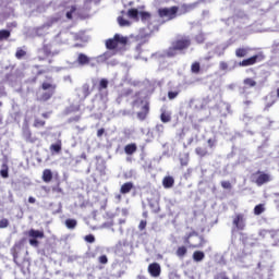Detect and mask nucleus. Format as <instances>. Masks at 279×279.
<instances>
[{"label": "nucleus", "instance_id": "1", "mask_svg": "<svg viewBox=\"0 0 279 279\" xmlns=\"http://www.w3.org/2000/svg\"><path fill=\"white\" fill-rule=\"evenodd\" d=\"M191 47V38L182 37L173 41L172 47L168 49L167 56L169 58H173L178 56V51H184V49H189Z\"/></svg>", "mask_w": 279, "mask_h": 279}, {"label": "nucleus", "instance_id": "2", "mask_svg": "<svg viewBox=\"0 0 279 279\" xmlns=\"http://www.w3.org/2000/svg\"><path fill=\"white\" fill-rule=\"evenodd\" d=\"M41 88L47 92L41 94L40 101H49V99H51V97L56 95V89L58 88V85L53 83L44 82L41 84Z\"/></svg>", "mask_w": 279, "mask_h": 279}, {"label": "nucleus", "instance_id": "3", "mask_svg": "<svg viewBox=\"0 0 279 279\" xmlns=\"http://www.w3.org/2000/svg\"><path fill=\"white\" fill-rule=\"evenodd\" d=\"M119 45H123V46L128 45V37H122L121 35L116 34L113 38L106 40V47L109 50L117 49Z\"/></svg>", "mask_w": 279, "mask_h": 279}, {"label": "nucleus", "instance_id": "4", "mask_svg": "<svg viewBox=\"0 0 279 279\" xmlns=\"http://www.w3.org/2000/svg\"><path fill=\"white\" fill-rule=\"evenodd\" d=\"M179 8L177 5L171 8H161L158 10L160 19H168V21H173L178 16Z\"/></svg>", "mask_w": 279, "mask_h": 279}, {"label": "nucleus", "instance_id": "5", "mask_svg": "<svg viewBox=\"0 0 279 279\" xmlns=\"http://www.w3.org/2000/svg\"><path fill=\"white\" fill-rule=\"evenodd\" d=\"M28 243L32 245V247H38L40 245V242H38V239H45V231L31 229L28 231Z\"/></svg>", "mask_w": 279, "mask_h": 279}, {"label": "nucleus", "instance_id": "6", "mask_svg": "<svg viewBox=\"0 0 279 279\" xmlns=\"http://www.w3.org/2000/svg\"><path fill=\"white\" fill-rule=\"evenodd\" d=\"M254 175H255V184H257V186H263V184H267L272 180L271 174L260 170L256 171Z\"/></svg>", "mask_w": 279, "mask_h": 279}, {"label": "nucleus", "instance_id": "7", "mask_svg": "<svg viewBox=\"0 0 279 279\" xmlns=\"http://www.w3.org/2000/svg\"><path fill=\"white\" fill-rule=\"evenodd\" d=\"M265 60V53L258 52L251 58L245 59V66H252L254 64H258V62H263Z\"/></svg>", "mask_w": 279, "mask_h": 279}, {"label": "nucleus", "instance_id": "8", "mask_svg": "<svg viewBox=\"0 0 279 279\" xmlns=\"http://www.w3.org/2000/svg\"><path fill=\"white\" fill-rule=\"evenodd\" d=\"M148 274L151 276V278L160 277V274H162V268L160 267V264H158V263L149 264L148 265Z\"/></svg>", "mask_w": 279, "mask_h": 279}, {"label": "nucleus", "instance_id": "9", "mask_svg": "<svg viewBox=\"0 0 279 279\" xmlns=\"http://www.w3.org/2000/svg\"><path fill=\"white\" fill-rule=\"evenodd\" d=\"M141 104H144L142 110L137 112V119L140 121H145L149 114V102L141 100Z\"/></svg>", "mask_w": 279, "mask_h": 279}, {"label": "nucleus", "instance_id": "10", "mask_svg": "<svg viewBox=\"0 0 279 279\" xmlns=\"http://www.w3.org/2000/svg\"><path fill=\"white\" fill-rule=\"evenodd\" d=\"M137 149L138 146H136V143H131L124 146V154H126V156H132L136 154Z\"/></svg>", "mask_w": 279, "mask_h": 279}, {"label": "nucleus", "instance_id": "11", "mask_svg": "<svg viewBox=\"0 0 279 279\" xmlns=\"http://www.w3.org/2000/svg\"><path fill=\"white\" fill-rule=\"evenodd\" d=\"M41 180L46 184H49V182L53 180V172L51 171V169H45L43 171Z\"/></svg>", "mask_w": 279, "mask_h": 279}, {"label": "nucleus", "instance_id": "12", "mask_svg": "<svg viewBox=\"0 0 279 279\" xmlns=\"http://www.w3.org/2000/svg\"><path fill=\"white\" fill-rule=\"evenodd\" d=\"M76 62L81 66H86V64H90V58L85 53H78Z\"/></svg>", "mask_w": 279, "mask_h": 279}, {"label": "nucleus", "instance_id": "13", "mask_svg": "<svg viewBox=\"0 0 279 279\" xmlns=\"http://www.w3.org/2000/svg\"><path fill=\"white\" fill-rule=\"evenodd\" d=\"M132 189H134V183L126 182V183L121 185L120 193H121V195H128V193L132 192Z\"/></svg>", "mask_w": 279, "mask_h": 279}, {"label": "nucleus", "instance_id": "14", "mask_svg": "<svg viewBox=\"0 0 279 279\" xmlns=\"http://www.w3.org/2000/svg\"><path fill=\"white\" fill-rule=\"evenodd\" d=\"M195 154L199 158H206V156H209L208 147L206 146H198L195 148Z\"/></svg>", "mask_w": 279, "mask_h": 279}, {"label": "nucleus", "instance_id": "15", "mask_svg": "<svg viewBox=\"0 0 279 279\" xmlns=\"http://www.w3.org/2000/svg\"><path fill=\"white\" fill-rule=\"evenodd\" d=\"M233 225L235 226L236 230H243L245 228V222L243 221V216L238 215L233 219Z\"/></svg>", "mask_w": 279, "mask_h": 279}, {"label": "nucleus", "instance_id": "16", "mask_svg": "<svg viewBox=\"0 0 279 279\" xmlns=\"http://www.w3.org/2000/svg\"><path fill=\"white\" fill-rule=\"evenodd\" d=\"M175 184V180L173 177H165L162 180V186L163 189H172V186Z\"/></svg>", "mask_w": 279, "mask_h": 279}, {"label": "nucleus", "instance_id": "17", "mask_svg": "<svg viewBox=\"0 0 279 279\" xmlns=\"http://www.w3.org/2000/svg\"><path fill=\"white\" fill-rule=\"evenodd\" d=\"M51 154H60L62 151V141H58L56 144L50 146Z\"/></svg>", "mask_w": 279, "mask_h": 279}, {"label": "nucleus", "instance_id": "18", "mask_svg": "<svg viewBox=\"0 0 279 279\" xmlns=\"http://www.w3.org/2000/svg\"><path fill=\"white\" fill-rule=\"evenodd\" d=\"M65 227L69 229V230H75V228H77V220L75 219H66L65 220Z\"/></svg>", "mask_w": 279, "mask_h": 279}, {"label": "nucleus", "instance_id": "19", "mask_svg": "<svg viewBox=\"0 0 279 279\" xmlns=\"http://www.w3.org/2000/svg\"><path fill=\"white\" fill-rule=\"evenodd\" d=\"M205 254L202 251H195L193 253V260H195L196 263H202V259L205 258Z\"/></svg>", "mask_w": 279, "mask_h": 279}, {"label": "nucleus", "instance_id": "20", "mask_svg": "<svg viewBox=\"0 0 279 279\" xmlns=\"http://www.w3.org/2000/svg\"><path fill=\"white\" fill-rule=\"evenodd\" d=\"M186 252H189V250L186 248V246H179V247L177 248L175 254H177V256H178L179 258H184V257L186 256Z\"/></svg>", "mask_w": 279, "mask_h": 279}, {"label": "nucleus", "instance_id": "21", "mask_svg": "<svg viewBox=\"0 0 279 279\" xmlns=\"http://www.w3.org/2000/svg\"><path fill=\"white\" fill-rule=\"evenodd\" d=\"M9 171H10V168L7 166V163H3L2 169L0 170L1 178H4V179L10 178Z\"/></svg>", "mask_w": 279, "mask_h": 279}, {"label": "nucleus", "instance_id": "22", "mask_svg": "<svg viewBox=\"0 0 279 279\" xmlns=\"http://www.w3.org/2000/svg\"><path fill=\"white\" fill-rule=\"evenodd\" d=\"M160 120L162 123H169L171 121V114L167 111H162L160 114Z\"/></svg>", "mask_w": 279, "mask_h": 279}, {"label": "nucleus", "instance_id": "23", "mask_svg": "<svg viewBox=\"0 0 279 279\" xmlns=\"http://www.w3.org/2000/svg\"><path fill=\"white\" fill-rule=\"evenodd\" d=\"M129 19H135V21H138V9H130L128 11Z\"/></svg>", "mask_w": 279, "mask_h": 279}, {"label": "nucleus", "instance_id": "24", "mask_svg": "<svg viewBox=\"0 0 279 279\" xmlns=\"http://www.w3.org/2000/svg\"><path fill=\"white\" fill-rule=\"evenodd\" d=\"M202 71V66L199 65V62L195 61L191 65V72L195 73L196 75Z\"/></svg>", "mask_w": 279, "mask_h": 279}, {"label": "nucleus", "instance_id": "25", "mask_svg": "<svg viewBox=\"0 0 279 279\" xmlns=\"http://www.w3.org/2000/svg\"><path fill=\"white\" fill-rule=\"evenodd\" d=\"M25 56H27V51L23 50L22 48H17L15 52V58L17 60H22L23 58H25Z\"/></svg>", "mask_w": 279, "mask_h": 279}, {"label": "nucleus", "instance_id": "26", "mask_svg": "<svg viewBox=\"0 0 279 279\" xmlns=\"http://www.w3.org/2000/svg\"><path fill=\"white\" fill-rule=\"evenodd\" d=\"M265 211V205L263 204H258L254 207V215H263V213Z\"/></svg>", "mask_w": 279, "mask_h": 279}, {"label": "nucleus", "instance_id": "27", "mask_svg": "<svg viewBox=\"0 0 279 279\" xmlns=\"http://www.w3.org/2000/svg\"><path fill=\"white\" fill-rule=\"evenodd\" d=\"M108 84L109 82L107 81V78H101L98 85V90H106V88H108Z\"/></svg>", "mask_w": 279, "mask_h": 279}, {"label": "nucleus", "instance_id": "28", "mask_svg": "<svg viewBox=\"0 0 279 279\" xmlns=\"http://www.w3.org/2000/svg\"><path fill=\"white\" fill-rule=\"evenodd\" d=\"M118 23L120 27H129V25H131L130 21L125 20L123 16L118 17Z\"/></svg>", "mask_w": 279, "mask_h": 279}, {"label": "nucleus", "instance_id": "29", "mask_svg": "<svg viewBox=\"0 0 279 279\" xmlns=\"http://www.w3.org/2000/svg\"><path fill=\"white\" fill-rule=\"evenodd\" d=\"M11 33L8 29H1L0 31V40H8L10 38Z\"/></svg>", "mask_w": 279, "mask_h": 279}, {"label": "nucleus", "instance_id": "30", "mask_svg": "<svg viewBox=\"0 0 279 279\" xmlns=\"http://www.w3.org/2000/svg\"><path fill=\"white\" fill-rule=\"evenodd\" d=\"M46 123L47 122L45 120L35 119L33 126L34 128H45Z\"/></svg>", "mask_w": 279, "mask_h": 279}, {"label": "nucleus", "instance_id": "31", "mask_svg": "<svg viewBox=\"0 0 279 279\" xmlns=\"http://www.w3.org/2000/svg\"><path fill=\"white\" fill-rule=\"evenodd\" d=\"M140 16L142 21H149L151 19V13L142 11L140 12Z\"/></svg>", "mask_w": 279, "mask_h": 279}, {"label": "nucleus", "instance_id": "32", "mask_svg": "<svg viewBox=\"0 0 279 279\" xmlns=\"http://www.w3.org/2000/svg\"><path fill=\"white\" fill-rule=\"evenodd\" d=\"M21 248L20 244H15L12 248V254H13V260L16 263V259L19 258V252L16 250Z\"/></svg>", "mask_w": 279, "mask_h": 279}, {"label": "nucleus", "instance_id": "33", "mask_svg": "<svg viewBox=\"0 0 279 279\" xmlns=\"http://www.w3.org/2000/svg\"><path fill=\"white\" fill-rule=\"evenodd\" d=\"M77 7L72 5L70 11L66 12L65 16L66 19H69V21H71L73 19V13L76 12Z\"/></svg>", "mask_w": 279, "mask_h": 279}, {"label": "nucleus", "instance_id": "34", "mask_svg": "<svg viewBox=\"0 0 279 279\" xmlns=\"http://www.w3.org/2000/svg\"><path fill=\"white\" fill-rule=\"evenodd\" d=\"M214 279H230V277H228V274L226 271H221V272H218Z\"/></svg>", "mask_w": 279, "mask_h": 279}, {"label": "nucleus", "instance_id": "35", "mask_svg": "<svg viewBox=\"0 0 279 279\" xmlns=\"http://www.w3.org/2000/svg\"><path fill=\"white\" fill-rule=\"evenodd\" d=\"M245 84L248 88H254V86H256V81H254V78H246Z\"/></svg>", "mask_w": 279, "mask_h": 279}, {"label": "nucleus", "instance_id": "36", "mask_svg": "<svg viewBox=\"0 0 279 279\" xmlns=\"http://www.w3.org/2000/svg\"><path fill=\"white\" fill-rule=\"evenodd\" d=\"M98 263L100 265H108V256L107 255H101L98 257Z\"/></svg>", "mask_w": 279, "mask_h": 279}, {"label": "nucleus", "instance_id": "37", "mask_svg": "<svg viewBox=\"0 0 279 279\" xmlns=\"http://www.w3.org/2000/svg\"><path fill=\"white\" fill-rule=\"evenodd\" d=\"M236 58H245V50L243 48H239L235 50Z\"/></svg>", "mask_w": 279, "mask_h": 279}, {"label": "nucleus", "instance_id": "38", "mask_svg": "<svg viewBox=\"0 0 279 279\" xmlns=\"http://www.w3.org/2000/svg\"><path fill=\"white\" fill-rule=\"evenodd\" d=\"M8 226H10V220H8V218L0 220V229L8 228Z\"/></svg>", "mask_w": 279, "mask_h": 279}, {"label": "nucleus", "instance_id": "39", "mask_svg": "<svg viewBox=\"0 0 279 279\" xmlns=\"http://www.w3.org/2000/svg\"><path fill=\"white\" fill-rule=\"evenodd\" d=\"M84 241H86V243H95V235L87 234L85 235Z\"/></svg>", "mask_w": 279, "mask_h": 279}, {"label": "nucleus", "instance_id": "40", "mask_svg": "<svg viewBox=\"0 0 279 279\" xmlns=\"http://www.w3.org/2000/svg\"><path fill=\"white\" fill-rule=\"evenodd\" d=\"M132 93H134V90H132L131 88L124 89L121 94V97H130Z\"/></svg>", "mask_w": 279, "mask_h": 279}, {"label": "nucleus", "instance_id": "41", "mask_svg": "<svg viewBox=\"0 0 279 279\" xmlns=\"http://www.w3.org/2000/svg\"><path fill=\"white\" fill-rule=\"evenodd\" d=\"M180 165L181 167H187L189 166V156L185 158H180Z\"/></svg>", "mask_w": 279, "mask_h": 279}, {"label": "nucleus", "instance_id": "42", "mask_svg": "<svg viewBox=\"0 0 279 279\" xmlns=\"http://www.w3.org/2000/svg\"><path fill=\"white\" fill-rule=\"evenodd\" d=\"M219 69H220V71H228V62L221 61L219 63Z\"/></svg>", "mask_w": 279, "mask_h": 279}, {"label": "nucleus", "instance_id": "43", "mask_svg": "<svg viewBox=\"0 0 279 279\" xmlns=\"http://www.w3.org/2000/svg\"><path fill=\"white\" fill-rule=\"evenodd\" d=\"M178 95H180V92H169L168 93V98L170 100H172V99H175V97H178Z\"/></svg>", "mask_w": 279, "mask_h": 279}, {"label": "nucleus", "instance_id": "44", "mask_svg": "<svg viewBox=\"0 0 279 279\" xmlns=\"http://www.w3.org/2000/svg\"><path fill=\"white\" fill-rule=\"evenodd\" d=\"M221 186L222 189H232V183L230 181H222Z\"/></svg>", "mask_w": 279, "mask_h": 279}, {"label": "nucleus", "instance_id": "45", "mask_svg": "<svg viewBox=\"0 0 279 279\" xmlns=\"http://www.w3.org/2000/svg\"><path fill=\"white\" fill-rule=\"evenodd\" d=\"M147 228V220H141L138 225L140 230H145Z\"/></svg>", "mask_w": 279, "mask_h": 279}, {"label": "nucleus", "instance_id": "46", "mask_svg": "<svg viewBox=\"0 0 279 279\" xmlns=\"http://www.w3.org/2000/svg\"><path fill=\"white\" fill-rule=\"evenodd\" d=\"M26 141H28L29 143H35L36 142V140L32 138V131H27Z\"/></svg>", "mask_w": 279, "mask_h": 279}, {"label": "nucleus", "instance_id": "47", "mask_svg": "<svg viewBox=\"0 0 279 279\" xmlns=\"http://www.w3.org/2000/svg\"><path fill=\"white\" fill-rule=\"evenodd\" d=\"M53 193H62V187H60V182L57 183L56 186L52 187Z\"/></svg>", "mask_w": 279, "mask_h": 279}, {"label": "nucleus", "instance_id": "48", "mask_svg": "<svg viewBox=\"0 0 279 279\" xmlns=\"http://www.w3.org/2000/svg\"><path fill=\"white\" fill-rule=\"evenodd\" d=\"M191 236H193V233H189V234L184 238V243H185V245H190V244H191Z\"/></svg>", "mask_w": 279, "mask_h": 279}, {"label": "nucleus", "instance_id": "49", "mask_svg": "<svg viewBox=\"0 0 279 279\" xmlns=\"http://www.w3.org/2000/svg\"><path fill=\"white\" fill-rule=\"evenodd\" d=\"M105 133H106V129H99V130L97 131V136H98V138H101V136H104Z\"/></svg>", "mask_w": 279, "mask_h": 279}, {"label": "nucleus", "instance_id": "50", "mask_svg": "<svg viewBox=\"0 0 279 279\" xmlns=\"http://www.w3.org/2000/svg\"><path fill=\"white\" fill-rule=\"evenodd\" d=\"M268 234L271 236V239H277L278 231H268Z\"/></svg>", "mask_w": 279, "mask_h": 279}, {"label": "nucleus", "instance_id": "51", "mask_svg": "<svg viewBox=\"0 0 279 279\" xmlns=\"http://www.w3.org/2000/svg\"><path fill=\"white\" fill-rule=\"evenodd\" d=\"M80 119H81V117H80V116H76V117L70 118V119H69V122H70V123H73V121H74L75 123H77V121H80Z\"/></svg>", "mask_w": 279, "mask_h": 279}, {"label": "nucleus", "instance_id": "52", "mask_svg": "<svg viewBox=\"0 0 279 279\" xmlns=\"http://www.w3.org/2000/svg\"><path fill=\"white\" fill-rule=\"evenodd\" d=\"M274 104H276V99H272L270 102H266V108L267 109L271 108V106H274Z\"/></svg>", "mask_w": 279, "mask_h": 279}, {"label": "nucleus", "instance_id": "53", "mask_svg": "<svg viewBox=\"0 0 279 279\" xmlns=\"http://www.w3.org/2000/svg\"><path fill=\"white\" fill-rule=\"evenodd\" d=\"M234 66H245V59H243L241 62H235Z\"/></svg>", "mask_w": 279, "mask_h": 279}, {"label": "nucleus", "instance_id": "54", "mask_svg": "<svg viewBox=\"0 0 279 279\" xmlns=\"http://www.w3.org/2000/svg\"><path fill=\"white\" fill-rule=\"evenodd\" d=\"M207 143H208L209 147H211V148L215 147V141H213V140L209 138V140L207 141Z\"/></svg>", "mask_w": 279, "mask_h": 279}, {"label": "nucleus", "instance_id": "55", "mask_svg": "<svg viewBox=\"0 0 279 279\" xmlns=\"http://www.w3.org/2000/svg\"><path fill=\"white\" fill-rule=\"evenodd\" d=\"M28 203L29 204H36V198L33 197V196L28 197Z\"/></svg>", "mask_w": 279, "mask_h": 279}, {"label": "nucleus", "instance_id": "56", "mask_svg": "<svg viewBox=\"0 0 279 279\" xmlns=\"http://www.w3.org/2000/svg\"><path fill=\"white\" fill-rule=\"evenodd\" d=\"M41 117H44V119H48V114L47 113H43Z\"/></svg>", "mask_w": 279, "mask_h": 279}, {"label": "nucleus", "instance_id": "57", "mask_svg": "<svg viewBox=\"0 0 279 279\" xmlns=\"http://www.w3.org/2000/svg\"><path fill=\"white\" fill-rule=\"evenodd\" d=\"M1 123H3V116L2 114H0V125H1Z\"/></svg>", "mask_w": 279, "mask_h": 279}, {"label": "nucleus", "instance_id": "58", "mask_svg": "<svg viewBox=\"0 0 279 279\" xmlns=\"http://www.w3.org/2000/svg\"><path fill=\"white\" fill-rule=\"evenodd\" d=\"M119 223H120V225L125 223V219H120V220H119Z\"/></svg>", "mask_w": 279, "mask_h": 279}, {"label": "nucleus", "instance_id": "59", "mask_svg": "<svg viewBox=\"0 0 279 279\" xmlns=\"http://www.w3.org/2000/svg\"><path fill=\"white\" fill-rule=\"evenodd\" d=\"M277 97L279 99V87L277 88Z\"/></svg>", "mask_w": 279, "mask_h": 279}, {"label": "nucleus", "instance_id": "60", "mask_svg": "<svg viewBox=\"0 0 279 279\" xmlns=\"http://www.w3.org/2000/svg\"><path fill=\"white\" fill-rule=\"evenodd\" d=\"M37 75H43V71H38V72H37Z\"/></svg>", "mask_w": 279, "mask_h": 279}, {"label": "nucleus", "instance_id": "61", "mask_svg": "<svg viewBox=\"0 0 279 279\" xmlns=\"http://www.w3.org/2000/svg\"><path fill=\"white\" fill-rule=\"evenodd\" d=\"M137 102H138V100H134L133 101V106H136Z\"/></svg>", "mask_w": 279, "mask_h": 279}, {"label": "nucleus", "instance_id": "62", "mask_svg": "<svg viewBox=\"0 0 279 279\" xmlns=\"http://www.w3.org/2000/svg\"><path fill=\"white\" fill-rule=\"evenodd\" d=\"M276 197H279V192L275 194Z\"/></svg>", "mask_w": 279, "mask_h": 279}, {"label": "nucleus", "instance_id": "63", "mask_svg": "<svg viewBox=\"0 0 279 279\" xmlns=\"http://www.w3.org/2000/svg\"><path fill=\"white\" fill-rule=\"evenodd\" d=\"M252 104V101H246V105Z\"/></svg>", "mask_w": 279, "mask_h": 279}, {"label": "nucleus", "instance_id": "64", "mask_svg": "<svg viewBox=\"0 0 279 279\" xmlns=\"http://www.w3.org/2000/svg\"><path fill=\"white\" fill-rule=\"evenodd\" d=\"M36 80H37L36 77H35V78H33V82H36Z\"/></svg>", "mask_w": 279, "mask_h": 279}]
</instances>
